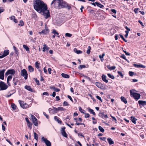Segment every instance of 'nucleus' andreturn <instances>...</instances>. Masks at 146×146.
<instances>
[{"label":"nucleus","instance_id":"6e6552de","mask_svg":"<svg viewBox=\"0 0 146 146\" xmlns=\"http://www.w3.org/2000/svg\"><path fill=\"white\" fill-rule=\"evenodd\" d=\"M66 128L65 127H63L61 128V132L62 135L64 137H67V134L66 133L65 131V129Z\"/></svg>","mask_w":146,"mask_h":146},{"label":"nucleus","instance_id":"a18cd8bd","mask_svg":"<svg viewBox=\"0 0 146 146\" xmlns=\"http://www.w3.org/2000/svg\"><path fill=\"white\" fill-rule=\"evenodd\" d=\"M88 49L86 51V53H87V54H90L91 48L90 46H89L88 47Z\"/></svg>","mask_w":146,"mask_h":146},{"label":"nucleus","instance_id":"79ce46f5","mask_svg":"<svg viewBox=\"0 0 146 146\" xmlns=\"http://www.w3.org/2000/svg\"><path fill=\"white\" fill-rule=\"evenodd\" d=\"M23 47L26 50V51H29V49L27 46L23 45Z\"/></svg>","mask_w":146,"mask_h":146},{"label":"nucleus","instance_id":"3c124183","mask_svg":"<svg viewBox=\"0 0 146 146\" xmlns=\"http://www.w3.org/2000/svg\"><path fill=\"white\" fill-rule=\"evenodd\" d=\"M40 64L38 63L37 62H36L35 63V67H36L38 69L39 68V65Z\"/></svg>","mask_w":146,"mask_h":146},{"label":"nucleus","instance_id":"603ef678","mask_svg":"<svg viewBox=\"0 0 146 146\" xmlns=\"http://www.w3.org/2000/svg\"><path fill=\"white\" fill-rule=\"evenodd\" d=\"M19 25L21 26H23L24 25V23L23 21L21 20L19 22Z\"/></svg>","mask_w":146,"mask_h":146},{"label":"nucleus","instance_id":"c85d7f7f","mask_svg":"<svg viewBox=\"0 0 146 146\" xmlns=\"http://www.w3.org/2000/svg\"><path fill=\"white\" fill-rule=\"evenodd\" d=\"M95 3L98 7L101 8H102L104 7V6L103 5L98 2H95Z\"/></svg>","mask_w":146,"mask_h":146},{"label":"nucleus","instance_id":"8fccbe9b","mask_svg":"<svg viewBox=\"0 0 146 146\" xmlns=\"http://www.w3.org/2000/svg\"><path fill=\"white\" fill-rule=\"evenodd\" d=\"M65 36H66L70 37L72 36V35L68 33H66L65 34Z\"/></svg>","mask_w":146,"mask_h":146},{"label":"nucleus","instance_id":"aec40b11","mask_svg":"<svg viewBox=\"0 0 146 146\" xmlns=\"http://www.w3.org/2000/svg\"><path fill=\"white\" fill-rule=\"evenodd\" d=\"M96 85L98 88H102L103 85L102 84L98 82H96Z\"/></svg>","mask_w":146,"mask_h":146},{"label":"nucleus","instance_id":"09e8293b","mask_svg":"<svg viewBox=\"0 0 146 146\" xmlns=\"http://www.w3.org/2000/svg\"><path fill=\"white\" fill-rule=\"evenodd\" d=\"M125 29H126L127 30L125 31V32L126 33V34L125 35V37L127 38L128 35V27H127V26H126Z\"/></svg>","mask_w":146,"mask_h":146},{"label":"nucleus","instance_id":"2eb2a0df","mask_svg":"<svg viewBox=\"0 0 146 146\" xmlns=\"http://www.w3.org/2000/svg\"><path fill=\"white\" fill-rule=\"evenodd\" d=\"M133 66L135 67L138 68H145L146 67V66H144L143 65L141 64H134Z\"/></svg>","mask_w":146,"mask_h":146},{"label":"nucleus","instance_id":"a19ab883","mask_svg":"<svg viewBox=\"0 0 146 146\" xmlns=\"http://www.w3.org/2000/svg\"><path fill=\"white\" fill-rule=\"evenodd\" d=\"M105 54L104 53H103L102 55H99V57L101 59V60L102 61L104 59L103 58L104 56H105Z\"/></svg>","mask_w":146,"mask_h":146},{"label":"nucleus","instance_id":"1a4fd4ad","mask_svg":"<svg viewBox=\"0 0 146 146\" xmlns=\"http://www.w3.org/2000/svg\"><path fill=\"white\" fill-rule=\"evenodd\" d=\"M15 73V71L14 69H10L7 70L5 73V76H7L10 74H14Z\"/></svg>","mask_w":146,"mask_h":146},{"label":"nucleus","instance_id":"864d4df0","mask_svg":"<svg viewBox=\"0 0 146 146\" xmlns=\"http://www.w3.org/2000/svg\"><path fill=\"white\" fill-rule=\"evenodd\" d=\"M13 48L15 51V53L17 54H18V52L17 50V48L15 46H13Z\"/></svg>","mask_w":146,"mask_h":146},{"label":"nucleus","instance_id":"a878e982","mask_svg":"<svg viewBox=\"0 0 146 146\" xmlns=\"http://www.w3.org/2000/svg\"><path fill=\"white\" fill-rule=\"evenodd\" d=\"M107 140L110 145H112L114 144V143L113 141L111 138H108Z\"/></svg>","mask_w":146,"mask_h":146},{"label":"nucleus","instance_id":"20e7f679","mask_svg":"<svg viewBox=\"0 0 146 146\" xmlns=\"http://www.w3.org/2000/svg\"><path fill=\"white\" fill-rule=\"evenodd\" d=\"M19 102L21 107L22 108L25 109L29 107V105L26 103H24L23 101L19 100Z\"/></svg>","mask_w":146,"mask_h":146},{"label":"nucleus","instance_id":"ddd939ff","mask_svg":"<svg viewBox=\"0 0 146 146\" xmlns=\"http://www.w3.org/2000/svg\"><path fill=\"white\" fill-rule=\"evenodd\" d=\"M98 115L99 117H101L102 118H105L106 119L108 118L107 115L106 114L105 115L104 114V113L103 112L99 113Z\"/></svg>","mask_w":146,"mask_h":146},{"label":"nucleus","instance_id":"f03ea898","mask_svg":"<svg viewBox=\"0 0 146 146\" xmlns=\"http://www.w3.org/2000/svg\"><path fill=\"white\" fill-rule=\"evenodd\" d=\"M135 90H130L131 96L133 97L136 100H137L140 99L141 95L140 94L134 92Z\"/></svg>","mask_w":146,"mask_h":146},{"label":"nucleus","instance_id":"dca6fc26","mask_svg":"<svg viewBox=\"0 0 146 146\" xmlns=\"http://www.w3.org/2000/svg\"><path fill=\"white\" fill-rule=\"evenodd\" d=\"M48 33V29H44L42 30V31L40 32H39V33L40 34H47Z\"/></svg>","mask_w":146,"mask_h":146},{"label":"nucleus","instance_id":"ea45409f","mask_svg":"<svg viewBox=\"0 0 146 146\" xmlns=\"http://www.w3.org/2000/svg\"><path fill=\"white\" fill-rule=\"evenodd\" d=\"M130 76H132L133 75H135L136 74L133 72L132 71H129L128 72Z\"/></svg>","mask_w":146,"mask_h":146},{"label":"nucleus","instance_id":"052dcab7","mask_svg":"<svg viewBox=\"0 0 146 146\" xmlns=\"http://www.w3.org/2000/svg\"><path fill=\"white\" fill-rule=\"evenodd\" d=\"M96 98L98 99V100H100V101L102 102V99L100 97V96H96Z\"/></svg>","mask_w":146,"mask_h":146},{"label":"nucleus","instance_id":"9b49d317","mask_svg":"<svg viewBox=\"0 0 146 146\" xmlns=\"http://www.w3.org/2000/svg\"><path fill=\"white\" fill-rule=\"evenodd\" d=\"M49 111L53 114L56 113L58 112L57 108L55 107H53V108L52 109H51V108H49Z\"/></svg>","mask_w":146,"mask_h":146},{"label":"nucleus","instance_id":"13d9d810","mask_svg":"<svg viewBox=\"0 0 146 146\" xmlns=\"http://www.w3.org/2000/svg\"><path fill=\"white\" fill-rule=\"evenodd\" d=\"M85 114V118H88L90 116V114L88 113H84Z\"/></svg>","mask_w":146,"mask_h":146},{"label":"nucleus","instance_id":"5701e85b","mask_svg":"<svg viewBox=\"0 0 146 146\" xmlns=\"http://www.w3.org/2000/svg\"><path fill=\"white\" fill-rule=\"evenodd\" d=\"M61 76L62 77L66 78H69L70 77L69 75L63 73H62L61 74Z\"/></svg>","mask_w":146,"mask_h":146},{"label":"nucleus","instance_id":"393cba45","mask_svg":"<svg viewBox=\"0 0 146 146\" xmlns=\"http://www.w3.org/2000/svg\"><path fill=\"white\" fill-rule=\"evenodd\" d=\"M64 8H67L68 10H69L71 8V4H68L66 3Z\"/></svg>","mask_w":146,"mask_h":146},{"label":"nucleus","instance_id":"f704fd0d","mask_svg":"<svg viewBox=\"0 0 146 146\" xmlns=\"http://www.w3.org/2000/svg\"><path fill=\"white\" fill-rule=\"evenodd\" d=\"M34 138L37 141H38V135L35 132L34 133Z\"/></svg>","mask_w":146,"mask_h":146},{"label":"nucleus","instance_id":"37998d69","mask_svg":"<svg viewBox=\"0 0 146 146\" xmlns=\"http://www.w3.org/2000/svg\"><path fill=\"white\" fill-rule=\"evenodd\" d=\"M86 66L84 65H81L79 66L78 67V68L79 69L81 70L82 69L86 68Z\"/></svg>","mask_w":146,"mask_h":146},{"label":"nucleus","instance_id":"39448f33","mask_svg":"<svg viewBox=\"0 0 146 146\" xmlns=\"http://www.w3.org/2000/svg\"><path fill=\"white\" fill-rule=\"evenodd\" d=\"M21 76L24 77L25 80H27L28 77V74L26 70L24 69L21 70Z\"/></svg>","mask_w":146,"mask_h":146},{"label":"nucleus","instance_id":"f3484780","mask_svg":"<svg viewBox=\"0 0 146 146\" xmlns=\"http://www.w3.org/2000/svg\"><path fill=\"white\" fill-rule=\"evenodd\" d=\"M25 88L26 90H28L29 91H30L31 92H33L34 91L31 88V87L28 86H25Z\"/></svg>","mask_w":146,"mask_h":146},{"label":"nucleus","instance_id":"412c9836","mask_svg":"<svg viewBox=\"0 0 146 146\" xmlns=\"http://www.w3.org/2000/svg\"><path fill=\"white\" fill-rule=\"evenodd\" d=\"M106 76L104 75H103L102 76V80L106 83H108V81L106 79Z\"/></svg>","mask_w":146,"mask_h":146},{"label":"nucleus","instance_id":"58836bf2","mask_svg":"<svg viewBox=\"0 0 146 146\" xmlns=\"http://www.w3.org/2000/svg\"><path fill=\"white\" fill-rule=\"evenodd\" d=\"M11 107L14 110L16 109L17 106L14 104L12 103L11 104Z\"/></svg>","mask_w":146,"mask_h":146},{"label":"nucleus","instance_id":"c756f323","mask_svg":"<svg viewBox=\"0 0 146 146\" xmlns=\"http://www.w3.org/2000/svg\"><path fill=\"white\" fill-rule=\"evenodd\" d=\"M54 120L55 121H57L58 123H59L60 124L62 122V121L58 119V117L57 116H54Z\"/></svg>","mask_w":146,"mask_h":146},{"label":"nucleus","instance_id":"bb28decb","mask_svg":"<svg viewBox=\"0 0 146 146\" xmlns=\"http://www.w3.org/2000/svg\"><path fill=\"white\" fill-rule=\"evenodd\" d=\"M88 110L92 114L94 115H96V113L94 111V110L89 108H88Z\"/></svg>","mask_w":146,"mask_h":146},{"label":"nucleus","instance_id":"cd10ccee","mask_svg":"<svg viewBox=\"0 0 146 146\" xmlns=\"http://www.w3.org/2000/svg\"><path fill=\"white\" fill-rule=\"evenodd\" d=\"M121 100L124 102L125 104L127 103V101L126 99L124 97L121 96Z\"/></svg>","mask_w":146,"mask_h":146},{"label":"nucleus","instance_id":"7c9ffc66","mask_svg":"<svg viewBox=\"0 0 146 146\" xmlns=\"http://www.w3.org/2000/svg\"><path fill=\"white\" fill-rule=\"evenodd\" d=\"M35 119H35L34 120H32V121L34 125L36 126H37L38 125L37 120L36 118Z\"/></svg>","mask_w":146,"mask_h":146},{"label":"nucleus","instance_id":"b1692460","mask_svg":"<svg viewBox=\"0 0 146 146\" xmlns=\"http://www.w3.org/2000/svg\"><path fill=\"white\" fill-rule=\"evenodd\" d=\"M52 33H53L55 36H58V37H60V36H58V33L55 30L53 29Z\"/></svg>","mask_w":146,"mask_h":146},{"label":"nucleus","instance_id":"9d476101","mask_svg":"<svg viewBox=\"0 0 146 146\" xmlns=\"http://www.w3.org/2000/svg\"><path fill=\"white\" fill-rule=\"evenodd\" d=\"M9 54V50H5L2 55L0 56V58H1L7 56Z\"/></svg>","mask_w":146,"mask_h":146},{"label":"nucleus","instance_id":"680f3d73","mask_svg":"<svg viewBox=\"0 0 146 146\" xmlns=\"http://www.w3.org/2000/svg\"><path fill=\"white\" fill-rule=\"evenodd\" d=\"M44 46L45 47V50H46L47 51L49 49V48L48 47L46 44H44Z\"/></svg>","mask_w":146,"mask_h":146},{"label":"nucleus","instance_id":"5fc2aeb1","mask_svg":"<svg viewBox=\"0 0 146 146\" xmlns=\"http://www.w3.org/2000/svg\"><path fill=\"white\" fill-rule=\"evenodd\" d=\"M119 35L120 36V37L122 39V40L123 41H124L125 42H127V40L124 38L123 36L122 35Z\"/></svg>","mask_w":146,"mask_h":146},{"label":"nucleus","instance_id":"338daca9","mask_svg":"<svg viewBox=\"0 0 146 146\" xmlns=\"http://www.w3.org/2000/svg\"><path fill=\"white\" fill-rule=\"evenodd\" d=\"M10 19L11 20H14L15 19V17L14 16H11L10 17Z\"/></svg>","mask_w":146,"mask_h":146},{"label":"nucleus","instance_id":"423d86ee","mask_svg":"<svg viewBox=\"0 0 146 146\" xmlns=\"http://www.w3.org/2000/svg\"><path fill=\"white\" fill-rule=\"evenodd\" d=\"M66 2L63 1L62 0H60V1L58 4V7L59 8H64L66 5Z\"/></svg>","mask_w":146,"mask_h":146},{"label":"nucleus","instance_id":"473e14b6","mask_svg":"<svg viewBox=\"0 0 146 146\" xmlns=\"http://www.w3.org/2000/svg\"><path fill=\"white\" fill-rule=\"evenodd\" d=\"M13 81V83L15 86H16L17 84V83L19 82V80L18 79L14 78Z\"/></svg>","mask_w":146,"mask_h":146},{"label":"nucleus","instance_id":"4be33fe9","mask_svg":"<svg viewBox=\"0 0 146 146\" xmlns=\"http://www.w3.org/2000/svg\"><path fill=\"white\" fill-rule=\"evenodd\" d=\"M74 51L77 54H80L82 53V52L79 50H77L76 48H75L74 49Z\"/></svg>","mask_w":146,"mask_h":146},{"label":"nucleus","instance_id":"6e6d98bb","mask_svg":"<svg viewBox=\"0 0 146 146\" xmlns=\"http://www.w3.org/2000/svg\"><path fill=\"white\" fill-rule=\"evenodd\" d=\"M120 57L125 59L127 61V59L126 58V57L125 56V55L124 54H122L121 55V56Z\"/></svg>","mask_w":146,"mask_h":146},{"label":"nucleus","instance_id":"4468645a","mask_svg":"<svg viewBox=\"0 0 146 146\" xmlns=\"http://www.w3.org/2000/svg\"><path fill=\"white\" fill-rule=\"evenodd\" d=\"M138 103L140 106H144L146 105V101L139 100L138 101Z\"/></svg>","mask_w":146,"mask_h":146},{"label":"nucleus","instance_id":"4c0bfd02","mask_svg":"<svg viewBox=\"0 0 146 146\" xmlns=\"http://www.w3.org/2000/svg\"><path fill=\"white\" fill-rule=\"evenodd\" d=\"M79 111L82 113H85V111L84 110L82 109V108L80 107H79Z\"/></svg>","mask_w":146,"mask_h":146},{"label":"nucleus","instance_id":"de8ad7c7","mask_svg":"<svg viewBox=\"0 0 146 146\" xmlns=\"http://www.w3.org/2000/svg\"><path fill=\"white\" fill-rule=\"evenodd\" d=\"M12 78V75H10L8 76L7 79V81H9Z\"/></svg>","mask_w":146,"mask_h":146},{"label":"nucleus","instance_id":"72a5a7b5","mask_svg":"<svg viewBox=\"0 0 146 146\" xmlns=\"http://www.w3.org/2000/svg\"><path fill=\"white\" fill-rule=\"evenodd\" d=\"M107 68L108 69L110 70H114L115 68V66H112L110 67V65H108L107 66Z\"/></svg>","mask_w":146,"mask_h":146},{"label":"nucleus","instance_id":"e433bc0d","mask_svg":"<svg viewBox=\"0 0 146 146\" xmlns=\"http://www.w3.org/2000/svg\"><path fill=\"white\" fill-rule=\"evenodd\" d=\"M58 111H64L65 110L62 107H59L57 108Z\"/></svg>","mask_w":146,"mask_h":146},{"label":"nucleus","instance_id":"bf43d9fd","mask_svg":"<svg viewBox=\"0 0 146 146\" xmlns=\"http://www.w3.org/2000/svg\"><path fill=\"white\" fill-rule=\"evenodd\" d=\"M117 73L121 77H123V75L121 72L118 71L117 72Z\"/></svg>","mask_w":146,"mask_h":146},{"label":"nucleus","instance_id":"49530a36","mask_svg":"<svg viewBox=\"0 0 146 146\" xmlns=\"http://www.w3.org/2000/svg\"><path fill=\"white\" fill-rule=\"evenodd\" d=\"M27 125L28 127L30 129H31L32 128V123L31 122H29L28 123H27Z\"/></svg>","mask_w":146,"mask_h":146},{"label":"nucleus","instance_id":"e2e57ef3","mask_svg":"<svg viewBox=\"0 0 146 146\" xmlns=\"http://www.w3.org/2000/svg\"><path fill=\"white\" fill-rule=\"evenodd\" d=\"M138 22L143 27H144V25L143 24V23L140 20H139L138 21Z\"/></svg>","mask_w":146,"mask_h":146},{"label":"nucleus","instance_id":"c9c22d12","mask_svg":"<svg viewBox=\"0 0 146 146\" xmlns=\"http://www.w3.org/2000/svg\"><path fill=\"white\" fill-rule=\"evenodd\" d=\"M98 129L102 133L104 132V129L101 126H98Z\"/></svg>","mask_w":146,"mask_h":146},{"label":"nucleus","instance_id":"774afa93","mask_svg":"<svg viewBox=\"0 0 146 146\" xmlns=\"http://www.w3.org/2000/svg\"><path fill=\"white\" fill-rule=\"evenodd\" d=\"M111 11L114 13H116V10L115 9H111Z\"/></svg>","mask_w":146,"mask_h":146},{"label":"nucleus","instance_id":"7ed1b4c3","mask_svg":"<svg viewBox=\"0 0 146 146\" xmlns=\"http://www.w3.org/2000/svg\"><path fill=\"white\" fill-rule=\"evenodd\" d=\"M8 87L7 85H6L5 83L3 82H0V90H3L6 89Z\"/></svg>","mask_w":146,"mask_h":146},{"label":"nucleus","instance_id":"f8f14e48","mask_svg":"<svg viewBox=\"0 0 146 146\" xmlns=\"http://www.w3.org/2000/svg\"><path fill=\"white\" fill-rule=\"evenodd\" d=\"M5 70L3 69L1 71L0 70V79L3 80L4 79V73Z\"/></svg>","mask_w":146,"mask_h":146},{"label":"nucleus","instance_id":"2f4dec72","mask_svg":"<svg viewBox=\"0 0 146 146\" xmlns=\"http://www.w3.org/2000/svg\"><path fill=\"white\" fill-rule=\"evenodd\" d=\"M28 68L29 71L30 72H33L34 71V69L30 65L28 67Z\"/></svg>","mask_w":146,"mask_h":146},{"label":"nucleus","instance_id":"a211bd4d","mask_svg":"<svg viewBox=\"0 0 146 146\" xmlns=\"http://www.w3.org/2000/svg\"><path fill=\"white\" fill-rule=\"evenodd\" d=\"M60 1V0H54L51 3V5H52L53 4H54L55 5H58V3Z\"/></svg>","mask_w":146,"mask_h":146},{"label":"nucleus","instance_id":"69168bd1","mask_svg":"<svg viewBox=\"0 0 146 146\" xmlns=\"http://www.w3.org/2000/svg\"><path fill=\"white\" fill-rule=\"evenodd\" d=\"M68 98L72 102H73V100L72 98L69 95H68L67 96Z\"/></svg>","mask_w":146,"mask_h":146},{"label":"nucleus","instance_id":"0eeeda50","mask_svg":"<svg viewBox=\"0 0 146 146\" xmlns=\"http://www.w3.org/2000/svg\"><path fill=\"white\" fill-rule=\"evenodd\" d=\"M42 139L45 143L46 146H51V142L47 139L45 138L44 137L42 138Z\"/></svg>","mask_w":146,"mask_h":146},{"label":"nucleus","instance_id":"6ab92c4d","mask_svg":"<svg viewBox=\"0 0 146 146\" xmlns=\"http://www.w3.org/2000/svg\"><path fill=\"white\" fill-rule=\"evenodd\" d=\"M130 120H131V121L133 123H134L135 124H136V121L137 120V119L134 117L133 116H131V117Z\"/></svg>","mask_w":146,"mask_h":146},{"label":"nucleus","instance_id":"4d7b16f0","mask_svg":"<svg viewBox=\"0 0 146 146\" xmlns=\"http://www.w3.org/2000/svg\"><path fill=\"white\" fill-rule=\"evenodd\" d=\"M63 105L64 106H68L69 104L67 102L64 101L63 103Z\"/></svg>","mask_w":146,"mask_h":146},{"label":"nucleus","instance_id":"c03bdc74","mask_svg":"<svg viewBox=\"0 0 146 146\" xmlns=\"http://www.w3.org/2000/svg\"><path fill=\"white\" fill-rule=\"evenodd\" d=\"M108 76L109 77H110V78L112 79H113L115 78L114 76L113 75H111L110 74H108Z\"/></svg>","mask_w":146,"mask_h":146},{"label":"nucleus","instance_id":"f257e3e1","mask_svg":"<svg viewBox=\"0 0 146 146\" xmlns=\"http://www.w3.org/2000/svg\"><path fill=\"white\" fill-rule=\"evenodd\" d=\"M34 9L37 12L43 15L46 19L50 17L49 10H47V5L41 0H33Z\"/></svg>","mask_w":146,"mask_h":146},{"label":"nucleus","instance_id":"0e129e2a","mask_svg":"<svg viewBox=\"0 0 146 146\" xmlns=\"http://www.w3.org/2000/svg\"><path fill=\"white\" fill-rule=\"evenodd\" d=\"M43 114L47 119L49 118L48 115H47V114H46L45 112H43Z\"/></svg>","mask_w":146,"mask_h":146}]
</instances>
